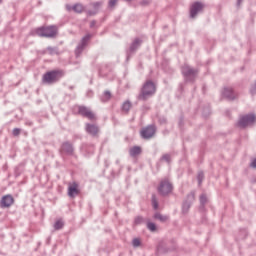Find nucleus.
Instances as JSON below:
<instances>
[{"label": "nucleus", "instance_id": "nucleus-1", "mask_svg": "<svg viewBox=\"0 0 256 256\" xmlns=\"http://www.w3.org/2000/svg\"><path fill=\"white\" fill-rule=\"evenodd\" d=\"M157 91V87L155 86V83L153 81L148 80L144 83V85L141 88V91L138 95L139 101H147L148 99H151L155 95Z\"/></svg>", "mask_w": 256, "mask_h": 256}, {"label": "nucleus", "instance_id": "nucleus-2", "mask_svg": "<svg viewBox=\"0 0 256 256\" xmlns=\"http://www.w3.org/2000/svg\"><path fill=\"white\" fill-rule=\"evenodd\" d=\"M65 75L62 70H52L46 72L42 77V83L45 85H53V83H57L59 79H61Z\"/></svg>", "mask_w": 256, "mask_h": 256}, {"label": "nucleus", "instance_id": "nucleus-3", "mask_svg": "<svg viewBox=\"0 0 256 256\" xmlns=\"http://www.w3.org/2000/svg\"><path fill=\"white\" fill-rule=\"evenodd\" d=\"M182 75L187 82H193L197 79V75L199 74V70L184 64L181 68Z\"/></svg>", "mask_w": 256, "mask_h": 256}, {"label": "nucleus", "instance_id": "nucleus-4", "mask_svg": "<svg viewBox=\"0 0 256 256\" xmlns=\"http://www.w3.org/2000/svg\"><path fill=\"white\" fill-rule=\"evenodd\" d=\"M35 33L38 37H47L49 39H53V37H57V26H48V27H40L36 29Z\"/></svg>", "mask_w": 256, "mask_h": 256}, {"label": "nucleus", "instance_id": "nucleus-5", "mask_svg": "<svg viewBox=\"0 0 256 256\" xmlns=\"http://www.w3.org/2000/svg\"><path fill=\"white\" fill-rule=\"evenodd\" d=\"M91 37H93V35L91 34H86L84 37H82L80 43L77 45L75 49V55L77 58L81 57V53H83L87 45H89V41H91Z\"/></svg>", "mask_w": 256, "mask_h": 256}, {"label": "nucleus", "instance_id": "nucleus-6", "mask_svg": "<svg viewBox=\"0 0 256 256\" xmlns=\"http://www.w3.org/2000/svg\"><path fill=\"white\" fill-rule=\"evenodd\" d=\"M256 121V117L254 114H246L240 117L238 121V127L241 129H245V127H249V125H253Z\"/></svg>", "mask_w": 256, "mask_h": 256}, {"label": "nucleus", "instance_id": "nucleus-7", "mask_svg": "<svg viewBox=\"0 0 256 256\" xmlns=\"http://www.w3.org/2000/svg\"><path fill=\"white\" fill-rule=\"evenodd\" d=\"M155 133H157V127L155 125H148L140 131L142 139H153Z\"/></svg>", "mask_w": 256, "mask_h": 256}, {"label": "nucleus", "instance_id": "nucleus-8", "mask_svg": "<svg viewBox=\"0 0 256 256\" xmlns=\"http://www.w3.org/2000/svg\"><path fill=\"white\" fill-rule=\"evenodd\" d=\"M171 191H173V184H171V182H169L168 179H164L160 182V185L158 186V193H160V195H169V193H171Z\"/></svg>", "mask_w": 256, "mask_h": 256}, {"label": "nucleus", "instance_id": "nucleus-9", "mask_svg": "<svg viewBox=\"0 0 256 256\" xmlns=\"http://www.w3.org/2000/svg\"><path fill=\"white\" fill-rule=\"evenodd\" d=\"M14 203H15V198H13L11 194H7L2 196L0 200V207L1 209H9V207H11V205H13Z\"/></svg>", "mask_w": 256, "mask_h": 256}, {"label": "nucleus", "instance_id": "nucleus-10", "mask_svg": "<svg viewBox=\"0 0 256 256\" xmlns=\"http://www.w3.org/2000/svg\"><path fill=\"white\" fill-rule=\"evenodd\" d=\"M141 43H143L141 39L135 38V40L130 44V47L126 51L127 59H129V57H131V55H133V53H135V51L141 47Z\"/></svg>", "mask_w": 256, "mask_h": 256}, {"label": "nucleus", "instance_id": "nucleus-11", "mask_svg": "<svg viewBox=\"0 0 256 256\" xmlns=\"http://www.w3.org/2000/svg\"><path fill=\"white\" fill-rule=\"evenodd\" d=\"M78 113L82 117H86L87 119H90V121H93L95 119V114L86 106H79L78 107Z\"/></svg>", "mask_w": 256, "mask_h": 256}, {"label": "nucleus", "instance_id": "nucleus-12", "mask_svg": "<svg viewBox=\"0 0 256 256\" xmlns=\"http://www.w3.org/2000/svg\"><path fill=\"white\" fill-rule=\"evenodd\" d=\"M201 11H203V4L201 2H195L190 7V17L195 19V17H197L198 13H201Z\"/></svg>", "mask_w": 256, "mask_h": 256}, {"label": "nucleus", "instance_id": "nucleus-13", "mask_svg": "<svg viewBox=\"0 0 256 256\" xmlns=\"http://www.w3.org/2000/svg\"><path fill=\"white\" fill-rule=\"evenodd\" d=\"M222 95L227 98L228 101H233L237 98V94L233 91V88H224Z\"/></svg>", "mask_w": 256, "mask_h": 256}, {"label": "nucleus", "instance_id": "nucleus-14", "mask_svg": "<svg viewBox=\"0 0 256 256\" xmlns=\"http://www.w3.org/2000/svg\"><path fill=\"white\" fill-rule=\"evenodd\" d=\"M79 193H80V191H79V184H77V182H73L68 187V195L73 198V197L79 195Z\"/></svg>", "mask_w": 256, "mask_h": 256}, {"label": "nucleus", "instance_id": "nucleus-15", "mask_svg": "<svg viewBox=\"0 0 256 256\" xmlns=\"http://www.w3.org/2000/svg\"><path fill=\"white\" fill-rule=\"evenodd\" d=\"M86 131L89 135H92V137H96L97 133H99V127L94 124H86Z\"/></svg>", "mask_w": 256, "mask_h": 256}, {"label": "nucleus", "instance_id": "nucleus-16", "mask_svg": "<svg viewBox=\"0 0 256 256\" xmlns=\"http://www.w3.org/2000/svg\"><path fill=\"white\" fill-rule=\"evenodd\" d=\"M61 149L64 153H66V155H73V144H71L70 142H64Z\"/></svg>", "mask_w": 256, "mask_h": 256}, {"label": "nucleus", "instance_id": "nucleus-17", "mask_svg": "<svg viewBox=\"0 0 256 256\" xmlns=\"http://www.w3.org/2000/svg\"><path fill=\"white\" fill-rule=\"evenodd\" d=\"M85 7L82 4H75L74 6H67L68 11H74L75 13H83Z\"/></svg>", "mask_w": 256, "mask_h": 256}, {"label": "nucleus", "instance_id": "nucleus-18", "mask_svg": "<svg viewBox=\"0 0 256 256\" xmlns=\"http://www.w3.org/2000/svg\"><path fill=\"white\" fill-rule=\"evenodd\" d=\"M130 157H137V155H141V147L140 146H133L129 150Z\"/></svg>", "mask_w": 256, "mask_h": 256}, {"label": "nucleus", "instance_id": "nucleus-19", "mask_svg": "<svg viewBox=\"0 0 256 256\" xmlns=\"http://www.w3.org/2000/svg\"><path fill=\"white\" fill-rule=\"evenodd\" d=\"M191 203L184 201L182 204V213L183 215H187L189 213V209H191Z\"/></svg>", "mask_w": 256, "mask_h": 256}, {"label": "nucleus", "instance_id": "nucleus-20", "mask_svg": "<svg viewBox=\"0 0 256 256\" xmlns=\"http://www.w3.org/2000/svg\"><path fill=\"white\" fill-rule=\"evenodd\" d=\"M154 219H158L161 223H165L169 220V216L162 215L161 213L154 214Z\"/></svg>", "mask_w": 256, "mask_h": 256}, {"label": "nucleus", "instance_id": "nucleus-21", "mask_svg": "<svg viewBox=\"0 0 256 256\" xmlns=\"http://www.w3.org/2000/svg\"><path fill=\"white\" fill-rule=\"evenodd\" d=\"M100 99H101L102 103H107V101H109V99H111V92L105 91Z\"/></svg>", "mask_w": 256, "mask_h": 256}, {"label": "nucleus", "instance_id": "nucleus-22", "mask_svg": "<svg viewBox=\"0 0 256 256\" xmlns=\"http://www.w3.org/2000/svg\"><path fill=\"white\" fill-rule=\"evenodd\" d=\"M187 203H190V205H193V203L195 202V192H191L190 194L187 195L186 200Z\"/></svg>", "mask_w": 256, "mask_h": 256}, {"label": "nucleus", "instance_id": "nucleus-23", "mask_svg": "<svg viewBox=\"0 0 256 256\" xmlns=\"http://www.w3.org/2000/svg\"><path fill=\"white\" fill-rule=\"evenodd\" d=\"M130 109H131V102L130 101H125L122 104V111H125L126 113H129Z\"/></svg>", "mask_w": 256, "mask_h": 256}, {"label": "nucleus", "instance_id": "nucleus-24", "mask_svg": "<svg viewBox=\"0 0 256 256\" xmlns=\"http://www.w3.org/2000/svg\"><path fill=\"white\" fill-rule=\"evenodd\" d=\"M65 223H63V220H57L55 223H54V229L55 231H59L61 230L62 227H64Z\"/></svg>", "mask_w": 256, "mask_h": 256}, {"label": "nucleus", "instance_id": "nucleus-25", "mask_svg": "<svg viewBox=\"0 0 256 256\" xmlns=\"http://www.w3.org/2000/svg\"><path fill=\"white\" fill-rule=\"evenodd\" d=\"M152 207L153 209H159V202L157 201V196L155 194L152 195Z\"/></svg>", "mask_w": 256, "mask_h": 256}, {"label": "nucleus", "instance_id": "nucleus-26", "mask_svg": "<svg viewBox=\"0 0 256 256\" xmlns=\"http://www.w3.org/2000/svg\"><path fill=\"white\" fill-rule=\"evenodd\" d=\"M160 161H165L169 165V163H171V154L162 155V157L160 158Z\"/></svg>", "mask_w": 256, "mask_h": 256}, {"label": "nucleus", "instance_id": "nucleus-27", "mask_svg": "<svg viewBox=\"0 0 256 256\" xmlns=\"http://www.w3.org/2000/svg\"><path fill=\"white\" fill-rule=\"evenodd\" d=\"M147 229H149V231L155 232L157 231V225H155L153 222H148Z\"/></svg>", "mask_w": 256, "mask_h": 256}, {"label": "nucleus", "instance_id": "nucleus-28", "mask_svg": "<svg viewBox=\"0 0 256 256\" xmlns=\"http://www.w3.org/2000/svg\"><path fill=\"white\" fill-rule=\"evenodd\" d=\"M205 178V174L203 173V171L198 172V184L201 185V183H203V179Z\"/></svg>", "mask_w": 256, "mask_h": 256}, {"label": "nucleus", "instance_id": "nucleus-29", "mask_svg": "<svg viewBox=\"0 0 256 256\" xmlns=\"http://www.w3.org/2000/svg\"><path fill=\"white\" fill-rule=\"evenodd\" d=\"M135 225H141V223H145V219L142 216H137L134 220Z\"/></svg>", "mask_w": 256, "mask_h": 256}, {"label": "nucleus", "instance_id": "nucleus-30", "mask_svg": "<svg viewBox=\"0 0 256 256\" xmlns=\"http://www.w3.org/2000/svg\"><path fill=\"white\" fill-rule=\"evenodd\" d=\"M132 246L137 248V247H140L141 246V240L139 238H134L132 240Z\"/></svg>", "mask_w": 256, "mask_h": 256}, {"label": "nucleus", "instance_id": "nucleus-31", "mask_svg": "<svg viewBox=\"0 0 256 256\" xmlns=\"http://www.w3.org/2000/svg\"><path fill=\"white\" fill-rule=\"evenodd\" d=\"M12 135L14 137H19V135H21V130L19 128H14L12 131Z\"/></svg>", "mask_w": 256, "mask_h": 256}, {"label": "nucleus", "instance_id": "nucleus-32", "mask_svg": "<svg viewBox=\"0 0 256 256\" xmlns=\"http://www.w3.org/2000/svg\"><path fill=\"white\" fill-rule=\"evenodd\" d=\"M117 1H118V0H109V2H108V7H109L110 9H113V7H115V5H117Z\"/></svg>", "mask_w": 256, "mask_h": 256}, {"label": "nucleus", "instance_id": "nucleus-33", "mask_svg": "<svg viewBox=\"0 0 256 256\" xmlns=\"http://www.w3.org/2000/svg\"><path fill=\"white\" fill-rule=\"evenodd\" d=\"M101 5H103V2H101V1L92 3L93 9H96V10L99 9V7H101Z\"/></svg>", "mask_w": 256, "mask_h": 256}, {"label": "nucleus", "instance_id": "nucleus-34", "mask_svg": "<svg viewBox=\"0 0 256 256\" xmlns=\"http://www.w3.org/2000/svg\"><path fill=\"white\" fill-rule=\"evenodd\" d=\"M205 203H207V196H205L204 194H202L200 196V204L201 205H205Z\"/></svg>", "mask_w": 256, "mask_h": 256}, {"label": "nucleus", "instance_id": "nucleus-35", "mask_svg": "<svg viewBox=\"0 0 256 256\" xmlns=\"http://www.w3.org/2000/svg\"><path fill=\"white\" fill-rule=\"evenodd\" d=\"M47 51H49L50 55H53L55 53V48L53 47H48Z\"/></svg>", "mask_w": 256, "mask_h": 256}, {"label": "nucleus", "instance_id": "nucleus-36", "mask_svg": "<svg viewBox=\"0 0 256 256\" xmlns=\"http://www.w3.org/2000/svg\"><path fill=\"white\" fill-rule=\"evenodd\" d=\"M250 167L256 169V158L251 162Z\"/></svg>", "mask_w": 256, "mask_h": 256}, {"label": "nucleus", "instance_id": "nucleus-37", "mask_svg": "<svg viewBox=\"0 0 256 256\" xmlns=\"http://www.w3.org/2000/svg\"><path fill=\"white\" fill-rule=\"evenodd\" d=\"M141 5H149V1L148 0H142Z\"/></svg>", "mask_w": 256, "mask_h": 256}, {"label": "nucleus", "instance_id": "nucleus-38", "mask_svg": "<svg viewBox=\"0 0 256 256\" xmlns=\"http://www.w3.org/2000/svg\"><path fill=\"white\" fill-rule=\"evenodd\" d=\"M96 23H97V22H96L95 20L91 21L90 27L93 28V27L96 25Z\"/></svg>", "mask_w": 256, "mask_h": 256}, {"label": "nucleus", "instance_id": "nucleus-39", "mask_svg": "<svg viewBox=\"0 0 256 256\" xmlns=\"http://www.w3.org/2000/svg\"><path fill=\"white\" fill-rule=\"evenodd\" d=\"M159 121H160V123H167V119L166 118H160Z\"/></svg>", "mask_w": 256, "mask_h": 256}, {"label": "nucleus", "instance_id": "nucleus-40", "mask_svg": "<svg viewBox=\"0 0 256 256\" xmlns=\"http://www.w3.org/2000/svg\"><path fill=\"white\" fill-rule=\"evenodd\" d=\"M241 3H243V0H237L238 7L241 5Z\"/></svg>", "mask_w": 256, "mask_h": 256}, {"label": "nucleus", "instance_id": "nucleus-41", "mask_svg": "<svg viewBox=\"0 0 256 256\" xmlns=\"http://www.w3.org/2000/svg\"><path fill=\"white\" fill-rule=\"evenodd\" d=\"M26 125H33L31 122L26 123Z\"/></svg>", "mask_w": 256, "mask_h": 256}, {"label": "nucleus", "instance_id": "nucleus-42", "mask_svg": "<svg viewBox=\"0 0 256 256\" xmlns=\"http://www.w3.org/2000/svg\"><path fill=\"white\" fill-rule=\"evenodd\" d=\"M1 3H3V0H0V5H1Z\"/></svg>", "mask_w": 256, "mask_h": 256}]
</instances>
